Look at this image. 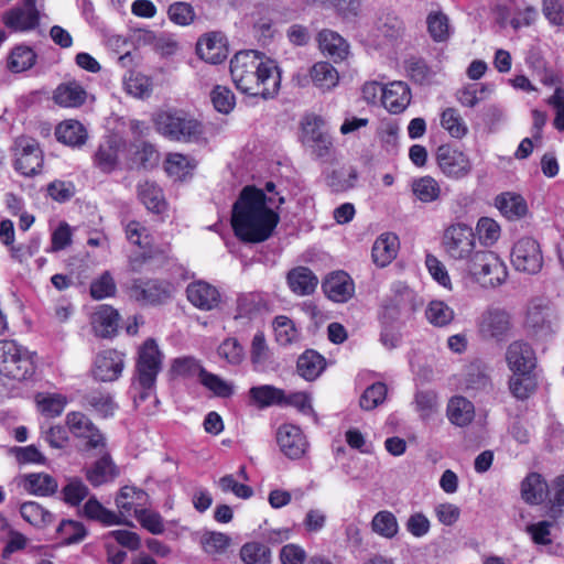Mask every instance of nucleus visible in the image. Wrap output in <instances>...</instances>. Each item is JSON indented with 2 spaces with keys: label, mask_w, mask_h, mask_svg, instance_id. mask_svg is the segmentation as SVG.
Wrapping results in <instances>:
<instances>
[{
  "label": "nucleus",
  "mask_w": 564,
  "mask_h": 564,
  "mask_svg": "<svg viewBox=\"0 0 564 564\" xmlns=\"http://www.w3.org/2000/svg\"><path fill=\"white\" fill-rule=\"evenodd\" d=\"M268 205L272 197L253 186H246L232 208L231 224L237 237L247 242L267 240L279 223V215Z\"/></svg>",
  "instance_id": "1"
},
{
  "label": "nucleus",
  "mask_w": 564,
  "mask_h": 564,
  "mask_svg": "<svg viewBox=\"0 0 564 564\" xmlns=\"http://www.w3.org/2000/svg\"><path fill=\"white\" fill-rule=\"evenodd\" d=\"M230 75L238 90L263 99L275 97L281 75L274 61L254 50L240 51L230 61Z\"/></svg>",
  "instance_id": "2"
},
{
  "label": "nucleus",
  "mask_w": 564,
  "mask_h": 564,
  "mask_svg": "<svg viewBox=\"0 0 564 564\" xmlns=\"http://www.w3.org/2000/svg\"><path fill=\"white\" fill-rule=\"evenodd\" d=\"M523 327L535 340H546L558 327L557 314L549 300L532 299L525 307Z\"/></svg>",
  "instance_id": "3"
},
{
  "label": "nucleus",
  "mask_w": 564,
  "mask_h": 564,
  "mask_svg": "<svg viewBox=\"0 0 564 564\" xmlns=\"http://www.w3.org/2000/svg\"><path fill=\"white\" fill-rule=\"evenodd\" d=\"M476 236L470 226L457 223L445 228L442 237V248L446 257L455 262L470 263L476 252Z\"/></svg>",
  "instance_id": "4"
},
{
  "label": "nucleus",
  "mask_w": 564,
  "mask_h": 564,
  "mask_svg": "<svg viewBox=\"0 0 564 564\" xmlns=\"http://www.w3.org/2000/svg\"><path fill=\"white\" fill-rule=\"evenodd\" d=\"M465 270L474 281L485 288L500 286L508 278L505 262L488 250H478Z\"/></svg>",
  "instance_id": "5"
},
{
  "label": "nucleus",
  "mask_w": 564,
  "mask_h": 564,
  "mask_svg": "<svg viewBox=\"0 0 564 564\" xmlns=\"http://www.w3.org/2000/svg\"><path fill=\"white\" fill-rule=\"evenodd\" d=\"M32 373L33 365L28 351L14 340H0V375L20 381Z\"/></svg>",
  "instance_id": "6"
},
{
  "label": "nucleus",
  "mask_w": 564,
  "mask_h": 564,
  "mask_svg": "<svg viewBox=\"0 0 564 564\" xmlns=\"http://www.w3.org/2000/svg\"><path fill=\"white\" fill-rule=\"evenodd\" d=\"M301 142L317 159L330 156L334 144L332 137L324 130V120L315 115L305 116L302 121Z\"/></svg>",
  "instance_id": "7"
},
{
  "label": "nucleus",
  "mask_w": 564,
  "mask_h": 564,
  "mask_svg": "<svg viewBox=\"0 0 564 564\" xmlns=\"http://www.w3.org/2000/svg\"><path fill=\"white\" fill-rule=\"evenodd\" d=\"M511 263L519 272L539 273L544 263L540 243L530 237L519 239L511 251Z\"/></svg>",
  "instance_id": "8"
},
{
  "label": "nucleus",
  "mask_w": 564,
  "mask_h": 564,
  "mask_svg": "<svg viewBox=\"0 0 564 564\" xmlns=\"http://www.w3.org/2000/svg\"><path fill=\"white\" fill-rule=\"evenodd\" d=\"M162 354L154 339H148L139 348L137 380L143 389H151L161 370Z\"/></svg>",
  "instance_id": "9"
},
{
  "label": "nucleus",
  "mask_w": 564,
  "mask_h": 564,
  "mask_svg": "<svg viewBox=\"0 0 564 564\" xmlns=\"http://www.w3.org/2000/svg\"><path fill=\"white\" fill-rule=\"evenodd\" d=\"M512 328V315L506 308L489 307L480 317L479 332L486 338L502 341L509 336Z\"/></svg>",
  "instance_id": "10"
},
{
  "label": "nucleus",
  "mask_w": 564,
  "mask_h": 564,
  "mask_svg": "<svg viewBox=\"0 0 564 564\" xmlns=\"http://www.w3.org/2000/svg\"><path fill=\"white\" fill-rule=\"evenodd\" d=\"M505 360L516 376L532 375L538 362L534 349L523 339L513 340L507 346Z\"/></svg>",
  "instance_id": "11"
},
{
  "label": "nucleus",
  "mask_w": 564,
  "mask_h": 564,
  "mask_svg": "<svg viewBox=\"0 0 564 564\" xmlns=\"http://www.w3.org/2000/svg\"><path fill=\"white\" fill-rule=\"evenodd\" d=\"M436 161L441 171L451 178L460 180L468 176L473 164L467 154L451 145H441L436 151Z\"/></svg>",
  "instance_id": "12"
},
{
  "label": "nucleus",
  "mask_w": 564,
  "mask_h": 564,
  "mask_svg": "<svg viewBox=\"0 0 564 564\" xmlns=\"http://www.w3.org/2000/svg\"><path fill=\"white\" fill-rule=\"evenodd\" d=\"M15 169L25 176H33L41 172L43 154L39 143L26 137L17 139L14 147Z\"/></svg>",
  "instance_id": "13"
},
{
  "label": "nucleus",
  "mask_w": 564,
  "mask_h": 564,
  "mask_svg": "<svg viewBox=\"0 0 564 564\" xmlns=\"http://www.w3.org/2000/svg\"><path fill=\"white\" fill-rule=\"evenodd\" d=\"M276 443L280 451L290 459H301L310 448V443L303 431L290 423L279 426Z\"/></svg>",
  "instance_id": "14"
},
{
  "label": "nucleus",
  "mask_w": 564,
  "mask_h": 564,
  "mask_svg": "<svg viewBox=\"0 0 564 564\" xmlns=\"http://www.w3.org/2000/svg\"><path fill=\"white\" fill-rule=\"evenodd\" d=\"M124 368V355L116 349H106L97 354L93 366V376L102 382L116 381Z\"/></svg>",
  "instance_id": "15"
},
{
  "label": "nucleus",
  "mask_w": 564,
  "mask_h": 564,
  "mask_svg": "<svg viewBox=\"0 0 564 564\" xmlns=\"http://www.w3.org/2000/svg\"><path fill=\"white\" fill-rule=\"evenodd\" d=\"M172 291V285L165 281L134 280L130 286V296L143 304H160L171 297Z\"/></svg>",
  "instance_id": "16"
},
{
  "label": "nucleus",
  "mask_w": 564,
  "mask_h": 564,
  "mask_svg": "<svg viewBox=\"0 0 564 564\" xmlns=\"http://www.w3.org/2000/svg\"><path fill=\"white\" fill-rule=\"evenodd\" d=\"M66 425L76 437L87 438L89 448H104L105 438L94 423L82 412L73 411L66 415Z\"/></svg>",
  "instance_id": "17"
},
{
  "label": "nucleus",
  "mask_w": 564,
  "mask_h": 564,
  "mask_svg": "<svg viewBox=\"0 0 564 564\" xmlns=\"http://www.w3.org/2000/svg\"><path fill=\"white\" fill-rule=\"evenodd\" d=\"M325 295L336 303H345L352 297L355 285L351 278L344 271L330 273L322 284Z\"/></svg>",
  "instance_id": "18"
},
{
  "label": "nucleus",
  "mask_w": 564,
  "mask_h": 564,
  "mask_svg": "<svg viewBox=\"0 0 564 564\" xmlns=\"http://www.w3.org/2000/svg\"><path fill=\"white\" fill-rule=\"evenodd\" d=\"M411 101V91L403 82H392L384 86L381 102L390 113L403 112Z\"/></svg>",
  "instance_id": "19"
},
{
  "label": "nucleus",
  "mask_w": 564,
  "mask_h": 564,
  "mask_svg": "<svg viewBox=\"0 0 564 564\" xmlns=\"http://www.w3.org/2000/svg\"><path fill=\"white\" fill-rule=\"evenodd\" d=\"M186 294L188 301L203 311H210L217 307L220 302L218 290L204 281L191 283L186 289Z\"/></svg>",
  "instance_id": "20"
},
{
  "label": "nucleus",
  "mask_w": 564,
  "mask_h": 564,
  "mask_svg": "<svg viewBox=\"0 0 564 564\" xmlns=\"http://www.w3.org/2000/svg\"><path fill=\"white\" fill-rule=\"evenodd\" d=\"M199 57L209 64H219L227 57V46L224 37L218 33H209L202 36L196 45Z\"/></svg>",
  "instance_id": "21"
},
{
  "label": "nucleus",
  "mask_w": 564,
  "mask_h": 564,
  "mask_svg": "<svg viewBox=\"0 0 564 564\" xmlns=\"http://www.w3.org/2000/svg\"><path fill=\"white\" fill-rule=\"evenodd\" d=\"M286 283L290 290L297 296H307L315 292L318 278L306 267H296L286 274Z\"/></svg>",
  "instance_id": "22"
},
{
  "label": "nucleus",
  "mask_w": 564,
  "mask_h": 564,
  "mask_svg": "<svg viewBox=\"0 0 564 564\" xmlns=\"http://www.w3.org/2000/svg\"><path fill=\"white\" fill-rule=\"evenodd\" d=\"M520 495L528 505H541L549 495V485L541 474L530 473L521 481Z\"/></svg>",
  "instance_id": "23"
},
{
  "label": "nucleus",
  "mask_w": 564,
  "mask_h": 564,
  "mask_svg": "<svg viewBox=\"0 0 564 564\" xmlns=\"http://www.w3.org/2000/svg\"><path fill=\"white\" fill-rule=\"evenodd\" d=\"M119 314L109 305H100L91 315L95 334L102 338L113 336L118 329Z\"/></svg>",
  "instance_id": "24"
},
{
  "label": "nucleus",
  "mask_w": 564,
  "mask_h": 564,
  "mask_svg": "<svg viewBox=\"0 0 564 564\" xmlns=\"http://www.w3.org/2000/svg\"><path fill=\"white\" fill-rule=\"evenodd\" d=\"M318 46L323 54L328 55L335 62L343 61L348 55L347 42L332 30H322L318 33Z\"/></svg>",
  "instance_id": "25"
},
{
  "label": "nucleus",
  "mask_w": 564,
  "mask_h": 564,
  "mask_svg": "<svg viewBox=\"0 0 564 564\" xmlns=\"http://www.w3.org/2000/svg\"><path fill=\"white\" fill-rule=\"evenodd\" d=\"M3 23L14 31H28L39 24L36 8H14L3 15Z\"/></svg>",
  "instance_id": "26"
},
{
  "label": "nucleus",
  "mask_w": 564,
  "mask_h": 564,
  "mask_svg": "<svg viewBox=\"0 0 564 564\" xmlns=\"http://www.w3.org/2000/svg\"><path fill=\"white\" fill-rule=\"evenodd\" d=\"M117 476L118 468L108 454L102 455L86 469V478L95 487L111 481Z\"/></svg>",
  "instance_id": "27"
},
{
  "label": "nucleus",
  "mask_w": 564,
  "mask_h": 564,
  "mask_svg": "<svg viewBox=\"0 0 564 564\" xmlns=\"http://www.w3.org/2000/svg\"><path fill=\"white\" fill-rule=\"evenodd\" d=\"M86 97L85 89L76 82L58 85L53 95V99L58 106L67 108L82 106Z\"/></svg>",
  "instance_id": "28"
},
{
  "label": "nucleus",
  "mask_w": 564,
  "mask_h": 564,
  "mask_svg": "<svg viewBox=\"0 0 564 564\" xmlns=\"http://www.w3.org/2000/svg\"><path fill=\"white\" fill-rule=\"evenodd\" d=\"M55 135L59 142L69 147H80L88 138L87 130L83 123L73 119L61 122L56 127Z\"/></svg>",
  "instance_id": "29"
},
{
  "label": "nucleus",
  "mask_w": 564,
  "mask_h": 564,
  "mask_svg": "<svg viewBox=\"0 0 564 564\" xmlns=\"http://www.w3.org/2000/svg\"><path fill=\"white\" fill-rule=\"evenodd\" d=\"M23 487L32 495L48 497L57 491L58 482L48 474L33 473L23 476Z\"/></svg>",
  "instance_id": "30"
},
{
  "label": "nucleus",
  "mask_w": 564,
  "mask_h": 564,
  "mask_svg": "<svg viewBox=\"0 0 564 564\" xmlns=\"http://www.w3.org/2000/svg\"><path fill=\"white\" fill-rule=\"evenodd\" d=\"M398 238L394 235H381L372 246V260L378 267L388 265L398 252Z\"/></svg>",
  "instance_id": "31"
},
{
  "label": "nucleus",
  "mask_w": 564,
  "mask_h": 564,
  "mask_svg": "<svg viewBox=\"0 0 564 564\" xmlns=\"http://www.w3.org/2000/svg\"><path fill=\"white\" fill-rule=\"evenodd\" d=\"M84 514L101 522L105 525H132L129 520H122L121 516L106 509L96 498H90L84 506Z\"/></svg>",
  "instance_id": "32"
},
{
  "label": "nucleus",
  "mask_w": 564,
  "mask_h": 564,
  "mask_svg": "<svg viewBox=\"0 0 564 564\" xmlns=\"http://www.w3.org/2000/svg\"><path fill=\"white\" fill-rule=\"evenodd\" d=\"M296 369L305 380H315L325 369V359L314 350H306L299 357Z\"/></svg>",
  "instance_id": "33"
},
{
  "label": "nucleus",
  "mask_w": 564,
  "mask_h": 564,
  "mask_svg": "<svg viewBox=\"0 0 564 564\" xmlns=\"http://www.w3.org/2000/svg\"><path fill=\"white\" fill-rule=\"evenodd\" d=\"M496 207L508 218L519 219L528 212V206L522 196L513 193H502L495 199Z\"/></svg>",
  "instance_id": "34"
},
{
  "label": "nucleus",
  "mask_w": 564,
  "mask_h": 564,
  "mask_svg": "<svg viewBox=\"0 0 564 564\" xmlns=\"http://www.w3.org/2000/svg\"><path fill=\"white\" fill-rule=\"evenodd\" d=\"M475 409L473 403L464 397H454L447 405V415L452 423L465 426L474 419Z\"/></svg>",
  "instance_id": "35"
},
{
  "label": "nucleus",
  "mask_w": 564,
  "mask_h": 564,
  "mask_svg": "<svg viewBox=\"0 0 564 564\" xmlns=\"http://www.w3.org/2000/svg\"><path fill=\"white\" fill-rule=\"evenodd\" d=\"M466 388L475 391L491 389L489 368L481 361H474L466 369Z\"/></svg>",
  "instance_id": "36"
},
{
  "label": "nucleus",
  "mask_w": 564,
  "mask_h": 564,
  "mask_svg": "<svg viewBox=\"0 0 564 564\" xmlns=\"http://www.w3.org/2000/svg\"><path fill=\"white\" fill-rule=\"evenodd\" d=\"M557 528L556 518L538 521L528 524L525 532L530 535L535 545L543 546L551 544L556 538L555 530Z\"/></svg>",
  "instance_id": "37"
},
{
  "label": "nucleus",
  "mask_w": 564,
  "mask_h": 564,
  "mask_svg": "<svg viewBox=\"0 0 564 564\" xmlns=\"http://www.w3.org/2000/svg\"><path fill=\"white\" fill-rule=\"evenodd\" d=\"M310 74L314 86L324 91L334 88L339 80L338 72L327 62L314 64Z\"/></svg>",
  "instance_id": "38"
},
{
  "label": "nucleus",
  "mask_w": 564,
  "mask_h": 564,
  "mask_svg": "<svg viewBox=\"0 0 564 564\" xmlns=\"http://www.w3.org/2000/svg\"><path fill=\"white\" fill-rule=\"evenodd\" d=\"M84 405L91 408L99 415L107 417L113 415L117 404L110 393L101 390H91L84 395Z\"/></svg>",
  "instance_id": "39"
},
{
  "label": "nucleus",
  "mask_w": 564,
  "mask_h": 564,
  "mask_svg": "<svg viewBox=\"0 0 564 564\" xmlns=\"http://www.w3.org/2000/svg\"><path fill=\"white\" fill-rule=\"evenodd\" d=\"M37 410L47 417L59 416L66 404L67 398L59 393L42 392L35 395Z\"/></svg>",
  "instance_id": "40"
},
{
  "label": "nucleus",
  "mask_w": 564,
  "mask_h": 564,
  "mask_svg": "<svg viewBox=\"0 0 564 564\" xmlns=\"http://www.w3.org/2000/svg\"><path fill=\"white\" fill-rule=\"evenodd\" d=\"M20 513L24 521L35 528H45L54 521V516L34 501H28L20 506Z\"/></svg>",
  "instance_id": "41"
},
{
  "label": "nucleus",
  "mask_w": 564,
  "mask_h": 564,
  "mask_svg": "<svg viewBox=\"0 0 564 564\" xmlns=\"http://www.w3.org/2000/svg\"><path fill=\"white\" fill-rule=\"evenodd\" d=\"M413 195L422 203H432L440 198L442 188L432 176H422L412 182Z\"/></svg>",
  "instance_id": "42"
},
{
  "label": "nucleus",
  "mask_w": 564,
  "mask_h": 564,
  "mask_svg": "<svg viewBox=\"0 0 564 564\" xmlns=\"http://www.w3.org/2000/svg\"><path fill=\"white\" fill-rule=\"evenodd\" d=\"M139 198L151 212L161 214L165 210L166 204L160 187L150 182H144L138 187Z\"/></svg>",
  "instance_id": "43"
},
{
  "label": "nucleus",
  "mask_w": 564,
  "mask_h": 564,
  "mask_svg": "<svg viewBox=\"0 0 564 564\" xmlns=\"http://www.w3.org/2000/svg\"><path fill=\"white\" fill-rule=\"evenodd\" d=\"M94 162L105 173L113 171L118 163L117 142L113 139L102 142L95 153Z\"/></svg>",
  "instance_id": "44"
},
{
  "label": "nucleus",
  "mask_w": 564,
  "mask_h": 564,
  "mask_svg": "<svg viewBox=\"0 0 564 564\" xmlns=\"http://www.w3.org/2000/svg\"><path fill=\"white\" fill-rule=\"evenodd\" d=\"M249 395L259 408L283 404L284 401V391L269 384L252 387Z\"/></svg>",
  "instance_id": "45"
},
{
  "label": "nucleus",
  "mask_w": 564,
  "mask_h": 564,
  "mask_svg": "<svg viewBox=\"0 0 564 564\" xmlns=\"http://www.w3.org/2000/svg\"><path fill=\"white\" fill-rule=\"evenodd\" d=\"M230 542L231 539L221 532L206 531L200 536V545L204 552L212 556L224 554Z\"/></svg>",
  "instance_id": "46"
},
{
  "label": "nucleus",
  "mask_w": 564,
  "mask_h": 564,
  "mask_svg": "<svg viewBox=\"0 0 564 564\" xmlns=\"http://www.w3.org/2000/svg\"><path fill=\"white\" fill-rule=\"evenodd\" d=\"M427 31L435 42H445L451 35L449 20L441 11L431 12L426 18Z\"/></svg>",
  "instance_id": "47"
},
{
  "label": "nucleus",
  "mask_w": 564,
  "mask_h": 564,
  "mask_svg": "<svg viewBox=\"0 0 564 564\" xmlns=\"http://www.w3.org/2000/svg\"><path fill=\"white\" fill-rule=\"evenodd\" d=\"M441 126L455 139H462L468 132L466 122L454 108H447L442 112Z\"/></svg>",
  "instance_id": "48"
},
{
  "label": "nucleus",
  "mask_w": 564,
  "mask_h": 564,
  "mask_svg": "<svg viewBox=\"0 0 564 564\" xmlns=\"http://www.w3.org/2000/svg\"><path fill=\"white\" fill-rule=\"evenodd\" d=\"M196 167V162L181 153L169 154L165 161V171L177 180H183Z\"/></svg>",
  "instance_id": "49"
},
{
  "label": "nucleus",
  "mask_w": 564,
  "mask_h": 564,
  "mask_svg": "<svg viewBox=\"0 0 564 564\" xmlns=\"http://www.w3.org/2000/svg\"><path fill=\"white\" fill-rule=\"evenodd\" d=\"M124 87L128 94L144 99L152 93V82L150 77L139 72H130L124 78Z\"/></svg>",
  "instance_id": "50"
},
{
  "label": "nucleus",
  "mask_w": 564,
  "mask_h": 564,
  "mask_svg": "<svg viewBox=\"0 0 564 564\" xmlns=\"http://www.w3.org/2000/svg\"><path fill=\"white\" fill-rule=\"evenodd\" d=\"M372 531L377 534L392 539L397 535L399 525L395 516L387 510L379 511L371 521Z\"/></svg>",
  "instance_id": "51"
},
{
  "label": "nucleus",
  "mask_w": 564,
  "mask_h": 564,
  "mask_svg": "<svg viewBox=\"0 0 564 564\" xmlns=\"http://www.w3.org/2000/svg\"><path fill=\"white\" fill-rule=\"evenodd\" d=\"M425 315L427 321L437 327L446 326L454 319V311L443 301H432Z\"/></svg>",
  "instance_id": "52"
},
{
  "label": "nucleus",
  "mask_w": 564,
  "mask_h": 564,
  "mask_svg": "<svg viewBox=\"0 0 564 564\" xmlns=\"http://www.w3.org/2000/svg\"><path fill=\"white\" fill-rule=\"evenodd\" d=\"M36 59L35 53L28 46L15 47L8 61V67L14 73L24 72L31 68Z\"/></svg>",
  "instance_id": "53"
},
{
  "label": "nucleus",
  "mask_w": 564,
  "mask_h": 564,
  "mask_svg": "<svg viewBox=\"0 0 564 564\" xmlns=\"http://www.w3.org/2000/svg\"><path fill=\"white\" fill-rule=\"evenodd\" d=\"M203 133L204 129L199 121L180 115V126L176 130L177 137H175V141L197 142Z\"/></svg>",
  "instance_id": "54"
},
{
  "label": "nucleus",
  "mask_w": 564,
  "mask_h": 564,
  "mask_svg": "<svg viewBox=\"0 0 564 564\" xmlns=\"http://www.w3.org/2000/svg\"><path fill=\"white\" fill-rule=\"evenodd\" d=\"M57 534L61 543L69 545L80 542L86 536V530L79 522L63 520L57 528Z\"/></svg>",
  "instance_id": "55"
},
{
  "label": "nucleus",
  "mask_w": 564,
  "mask_h": 564,
  "mask_svg": "<svg viewBox=\"0 0 564 564\" xmlns=\"http://www.w3.org/2000/svg\"><path fill=\"white\" fill-rule=\"evenodd\" d=\"M273 327L275 339L280 345H290L299 337L294 323L286 316H276L273 322Z\"/></svg>",
  "instance_id": "56"
},
{
  "label": "nucleus",
  "mask_w": 564,
  "mask_h": 564,
  "mask_svg": "<svg viewBox=\"0 0 564 564\" xmlns=\"http://www.w3.org/2000/svg\"><path fill=\"white\" fill-rule=\"evenodd\" d=\"M200 383L210 390L216 397L228 398L234 393V386L219 376L204 370L199 378Z\"/></svg>",
  "instance_id": "57"
},
{
  "label": "nucleus",
  "mask_w": 564,
  "mask_h": 564,
  "mask_svg": "<svg viewBox=\"0 0 564 564\" xmlns=\"http://www.w3.org/2000/svg\"><path fill=\"white\" fill-rule=\"evenodd\" d=\"M180 115L178 112L169 111L159 112L154 117V124L158 132L171 140H175V137H177L176 130L180 126Z\"/></svg>",
  "instance_id": "58"
},
{
  "label": "nucleus",
  "mask_w": 564,
  "mask_h": 564,
  "mask_svg": "<svg viewBox=\"0 0 564 564\" xmlns=\"http://www.w3.org/2000/svg\"><path fill=\"white\" fill-rule=\"evenodd\" d=\"M240 557L246 564H268L270 550L261 543H247L240 550Z\"/></svg>",
  "instance_id": "59"
},
{
  "label": "nucleus",
  "mask_w": 564,
  "mask_h": 564,
  "mask_svg": "<svg viewBox=\"0 0 564 564\" xmlns=\"http://www.w3.org/2000/svg\"><path fill=\"white\" fill-rule=\"evenodd\" d=\"M357 177L358 174L355 169H339L332 172L327 182L334 191L344 192L354 187Z\"/></svg>",
  "instance_id": "60"
},
{
  "label": "nucleus",
  "mask_w": 564,
  "mask_h": 564,
  "mask_svg": "<svg viewBox=\"0 0 564 564\" xmlns=\"http://www.w3.org/2000/svg\"><path fill=\"white\" fill-rule=\"evenodd\" d=\"M117 291L116 282L109 271H105L90 284V295L95 300L113 296Z\"/></svg>",
  "instance_id": "61"
},
{
  "label": "nucleus",
  "mask_w": 564,
  "mask_h": 564,
  "mask_svg": "<svg viewBox=\"0 0 564 564\" xmlns=\"http://www.w3.org/2000/svg\"><path fill=\"white\" fill-rule=\"evenodd\" d=\"M387 386L382 382H376L368 387L360 397V406L370 411L380 405L387 397Z\"/></svg>",
  "instance_id": "62"
},
{
  "label": "nucleus",
  "mask_w": 564,
  "mask_h": 564,
  "mask_svg": "<svg viewBox=\"0 0 564 564\" xmlns=\"http://www.w3.org/2000/svg\"><path fill=\"white\" fill-rule=\"evenodd\" d=\"M134 517L142 528L152 534H162L165 530L163 518L159 512L149 509H134Z\"/></svg>",
  "instance_id": "63"
},
{
  "label": "nucleus",
  "mask_w": 564,
  "mask_h": 564,
  "mask_svg": "<svg viewBox=\"0 0 564 564\" xmlns=\"http://www.w3.org/2000/svg\"><path fill=\"white\" fill-rule=\"evenodd\" d=\"M89 489L79 478H69L62 489L63 499L70 506H78L87 496Z\"/></svg>",
  "instance_id": "64"
}]
</instances>
